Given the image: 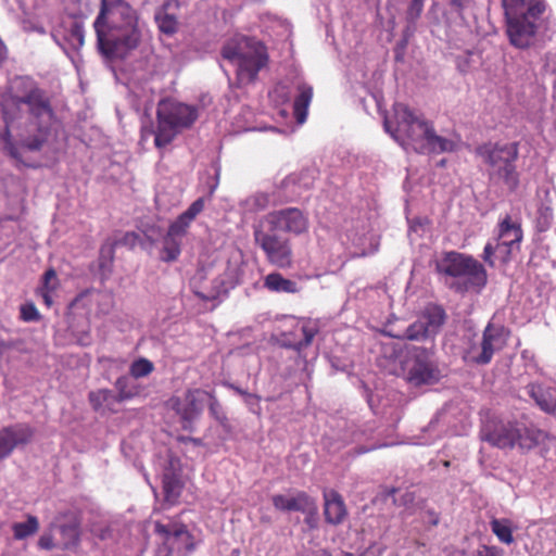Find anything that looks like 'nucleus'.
I'll use <instances>...</instances> for the list:
<instances>
[{"label":"nucleus","instance_id":"1","mask_svg":"<svg viewBox=\"0 0 556 556\" xmlns=\"http://www.w3.org/2000/svg\"><path fill=\"white\" fill-rule=\"evenodd\" d=\"M54 113L46 91L28 76L15 77L11 80L7 96L2 102V116L5 127L0 135L2 150L11 157L20 160L18 149L12 140V128L23 125L31 126L36 134L24 137L22 146L29 151H39L49 135V123Z\"/></svg>","mask_w":556,"mask_h":556},{"label":"nucleus","instance_id":"2","mask_svg":"<svg viewBox=\"0 0 556 556\" xmlns=\"http://www.w3.org/2000/svg\"><path fill=\"white\" fill-rule=\"evenodd\" d=\"M93 27L98 48L109 60H124L141 41L138 15L125 0H101Z\"/></svg>","mask_w":556,"mask_h":556},{"label":"nucleus","instance_id":"3","mask_svg":"<svg viewBox=\"0 0 556 556\" xmlns=\"http://www.w3.org/2000/svg\"><path fill=\"white\" fill-rule=\"evenodd\" d=\"M394 122L384 119L386 130L401 144L417 153H443L455 150V142L435 134L431 123L416 115L408 105L395 103Z\"/></svg>","mask_w":556,"mask_h":556},{"label":"nucleus","instance_id":"4","mask_svg":"<svg viewBox=\"0 0 556 556\" xmlns=\"http://www.w3.org/2000/svg\"><path fill=\"white\" fill-rule=\"evenodd\" d=\"M444 286L457 294L480 293L488 283V273L472 255L443 251L431 262Z\"/></svg>","mask_w":556,"mask_h":556},{"label":"nucleus","instance_id":"5","mask_svg":"<svg viewBox=\"0 0 556 556\" xmlns=\"http://www.w3.org/2000/svg\"><path fill=\"white\" fill-rule=\"evenodd\" d=\"M506 18V33L510 43L528 48L545 22V0H502Z\"/></svg>","mask_w":556,"mask_h":556},{"label":"nucleus","instance_id":"6","mask_svg":"<svg viewBox=\"0 0 556 556\" xmlns=\"http://www.w3.org/2000/svg\"><path fill=\"white\" fill-rule=\"evenodd\" d=\"M222 55L237 66V79L242 85L254 83L268 62L265 46L248 37L227 42L222 49Z\"/></svg>","mask_w":556,"mask_h":556},{"label":"nucleus","instance_id":"7","mask_svg":"<svg viewBox=\"0 0 556 556\" xmlns=\"http://www.w3.org/2000/svg\"><path fill=\"white\" fill-rule=\"evenodd\" d=\"M198 118L195 108L170 99L162 100L156 109V129L154 144L162 149L169 144L175 137L189 128Z\"/></svg>","mask_w":556,"mask_h":556},{"label":"nucleus","instance_id":"8","mask_svg":"<svg viewBox=\"0 0 556 556\" xmlns=\"http://www.w3.org/2000/svg\"><path fill=\"white\" fill-rule=\"evenodd\" d=\"M518 143L486 142L476 149V154L488 164L493 172L510 188L518 185V174L515 162L518 159Z\"/></svg>","mask_w":556,"mask_h":556},{"label":"nucleus","instance_id":"9","mask_svg":"<svg viewBox=\"0 0 556 556\" xmlns=\"http://www.w3.org/2000/svg\"><path fill=\"white\" fill-rule=\"evenodd\" d=\"M435 343L431 340L430 345L406 346L409 355L407 367V380L415 384H429L438 380L439 369L433 362Z\"/></svg>","mask_w":556,"mask_h":556},{"label":"nucleus","instance_id":"10","mask_svg":"<svg viewBox=\"0 0 556 556\" xmlns=\"http://www.w3.org/2000/svg\"><path fill=\"white\" fill-rule=\"evenodd\" d=\"M510 336V330L503 325L489 323L482 332L478 346H471L465 354L467 362L486 365L492 361L495 351L502 350Z\"/></svg>","mask_w":556,"mask_h":556},{"label":"nucleus","instance_id":"11","mask_svg":"<svg viewBox=\"0 0 556 556\" xmlns=\"http://www.w3.org/2000/svg\"><path fill=\"white\" fill-rule=\"evenodd\" d=\"M254 240L264 252L268 263L278 268H290L292 266L293 251L289 239L282 238L271 230L256 229Z\"/></svg>","mask_w":556,"mask_h":556},{"label":"nucleus","instance_id":"12","mask_svg":"<svg viewBox=\"0 0 556 556\" xmlns=\"http://www.w3.org/2000/svg\"><path fill=\"white\" fill-rule=\"evenodd\" d=\"M205 394L201 389H188L181 396L173 395L167 400L166 406L179 417L184 430H193V422L202 414Z\"/></svg>","mask_w":556,"mask_h":556},{"label":"nucleus","instance_id":"13","mask_svg":"<svg viewBox=\"0 0 556 556\" xmlns=\"http://www.w3.org/2000/svg\"><path fill=\"white\" fill-rule=\"evenodd\" d=\"M271 231H282L293 236H301L308 231L307 215L298 207H287L274 211L266 216Z\"/></svg>","mask_w":556,"mask_h":556},{"label":"nucleus","instance_id":"14","mask_svg":"<svg viewBox=\"0 0 556 556\" xmlns=\"http://www.w3.org/2000/svg\"><path fill=\"white\" fill-rule=\"evenodd\" d=\"M232 269H227L225 276L229 277L230 280L222 279L220 281H214L212 288H206L202 283L206 280L207 275L204 268L197 270L195 275L190 280V286L193 293L203 301H213L219 296L222 292H226L229 288H233L239 283V279L235 277Z\"/></svg>","mask_w":556,"mask_h":556},{"label":"nucleus","instance_id":"15","mask_svg":"<svg viewBox=\"0 0 556 556\" xmlns=\"http://www.w3.org/2000/svg\"><path fill=\"white\" fill-rule=\"evenodd\" d=\"M517 425L514 422L489 421L481 430V440L497 448H514Z\"/></svg>","mask_w":556,"mask_h":556},{"label":"nucleus","instance_id":"16","mask_svg":"<svg viewBox=\"0 0 556 556\" xmlns=\"http://www.w3.org/2000/svg\"><path fill=\"white\" fill-rule=\"evenodd\" d=\"M33 437V428L25 424H16L0 429V459L10 456L16 446L29 443Z\"/></svg>","mask_w":556,"mask_h":556},{"label":"nucleus","instance_id":"17","mask_svg":"<svg viewBox=\"0 0 556 556\" xmlns=\"http://www.w3.org/2000/svg\"><path fill=\"white\" fill-rule=\"evenodd\" d=\"M154 531L156 534L162 536L163 544L166 546L169 554L181 549L179 544L180 541L188 544L191 540V534L189 533L186 525L179 521H170L167 525L156 521L154 525Z\"/></svg>","mask_w":556,"mask_h":556},{"label":"nucleus","instance_id":"18","mask_svg":"<svg viewBox=\"0 0 556 556\" xmlns=\"http://www.w3.org/2000/svg\"><path fill=\"white\" fill-rule=\"evenodd\" d=\"M323 498L325 521L332 526L341 525L348 517V508L342 495L337 490L325 489Z\"/></svg>","mask_w":556,"mask_h":556},{"label":"nucleus","instance_id":"19","mask_svg":"<svg viewBox=\"0 0 556 556\" xmlns=\"http://www.w3.org/2000/svg\"><path fill=\"white\" fill-rule=\"evenodd\" d=\"M56 528L60 532V547L62 549L76 548L80 542V525L77 518L72 514L60 516L51 528Z\"/></svg>","mask_w":556,"mask_h":556},{"label":"nucleus","instance_id":"20","mask_svg":"<svg viewBox=\"0 0 556 556\" xmlns=\"http://www.w3.org/2000/svg\"><path fill=\"white\" fill-rule=\"evenodd\" d=\"M275 509L279 511H307L316 510V502L304 491H298L293 496L275 494L271 497Z\"/></svg>","mask_w":556,"mask_h":556},{"label":"nucleus","instance_id":"21","mask_svg":"<svg viewBox=\"0 0 556 556\" xmlns=\"http://www.w3.org/2000/svg\"><path fill=\"white\" fill-rule=\"evenodd\" d=\"M205 200L199 198L190 204V206L181 213L170 225L167 231L173 236L184 239L188 233V229L197 216L204 210Z\"/></svg>","mask_w":556,"mask_h":556},{"label":"nucleus","instance_id":"22","mask_svg":"<svg viewBox=\"0 0 556 556\" xmlns=\"http://www.w3.org/2000/svg\"><path fill=\"white\" fill-rule=\"evenodd\" d=\"M497 240L501 241L505 248V256L503 257V262L506 263L509 260L513 247L520 243L522 240V229L520 224L514 223L510 216L506 215L498 225Z\"/></svg>","mask_w":556,"mask_h":556},{"label":"nucleus","instance_id":"23","mask_svg":"<svg viewBox=\"0 0 556 556\" xmlns=\"http://www.w3.org/2000/svg\"><path fill=\"white\" fill-rule=\"evenodd\" d=\"M298 92L293 102V113L296 122L303 124L306 121L308 106L313 99V88L307 84H300Z\"/></svg>","mask_w":556,"mask_h":556},{"label":"nucleus","instance_id":"24","mask_svg":"<svg viewBox=\"0 0 556 556\" xmlns=\"http://www.w3.org/2000/svg\"><path fill=\"white\" fill-rule=\"evenodd\" d=\"M170 5L169 1L164 3L154 15L159 30L167 36H173L178 29L177 17L168 12Z\"/></svg>","mask_w":556,"mask_h":556},{"label":"nucleus","instance_id":"25","mask_svg":"<svg viewBox=\"0 0 556 556\" xmlns=\"http://www.w3.org/2000/svg\"><path fill=\"white\" fill-rule=\"evenodd\" d=\"M264 287L277 293H296L299 291L298 283L293 280L285 278L279 273H270L264 279Z\"/></svg>","mask_w":556,"mask_h":556},{"label":"nucleus","instance_id":"26","mask_svg":"<svg viewBox=\"0 0 556 556\" xmlns=\"http://www.w3.org/2000/svg\"><path fill=\"white\" fill-rule=\"evenodd\" d=\"M424 318L426 319L424 320V325L431 328V336L434 338L446 321V313L443 306L439 304H430L424 312Z\"/></svg>","mask_w":556,"mask_h":556},{"label":"nucleus","instance_id":"27","mask_svg":"<svg viewBox=\"0 0 556 556\" xmlns=\"http://www.w3.org/2000/svg\"><path fill=\"white\" fill-rule=\"evenodd\" d=\"M529 395L535 401L538 406L546 413L556 412V399L540 384L528 386Z\"/></svg>","mask_w":556,"mask_h":556},{"label":"nucleus","instance_id":"28","mask_svg":"<svg viewBox=\"0 0 556 556\" xmlns=\"http://www.w3.org/2000/svg\"><path fill=\"white\" fill-rule=\"evenodd\" d=\"M543 439V432L535 428L519 427L517 425L516 445L521 450H531L539 445Z\"/></svg>","mask_w":556,"mask_h":556},{"label":"nucleus","instance_id":"29","mask_svg":"<svg viewBox=\"0 0 556 556\" xmlns=\"http://www.w3.org/2000/svg\"><path fill=\"white\" fill-rule=\"evenodd\" d=\"M392 337L409 341H427L429 344L431 340L434 342V338L431 336V328L424 325V320H416L409 325L402 336L392 334Z\"/></svg>","mask_w":556,"mask_h":556},{"label":"nucleus","instance_id":"30","mask_svg":"<svg viewBox=\"0 0 556 556\" xmlns=\"http://www.w3.org/2000/svg\"><path fill=\"white\" fill-rule=\"evenodd\" d=\"M182 239L173 236L168 231L163 238V248L161 251V260L170 263L176 261L181 253Z\"/></svg>","mask_w":556,"mask_h":556},{"label":"nucleus","instance_id":"31","mask_svg":"<svg viewBox=\"0 0 556 556\" xmlns=\"http://www.w3.org/2000/svg\"><path fill=\"white\" fill-rule=\"evenodd\" d=\"M162 482L165 502L170 505L175 504L182 490L179 479L174 475L166 473Z\"/></svg>","mask_w":556,"mask_h":556},{"label":"nucleus","instance_id":"32","mask_svg":"<svg viewBox=\"0 0 556 556\" xmlns=\"http://www.w3.org/2000/svg\"><path fill=\"white\" fill-rule=\"evenodd\" d=\"M492 532L504 544H511L514 542L513 530L508 519H493L490 522Z\"/></svg>","mask_w":556,"mask_h":556},{"label":"nucleus","instance_id":"33","mask_svg":"<svg viewBox=\"0 0 556 556\" xmlns=\"http://www.w3.org/2000/svg\"><path fill=\"white\" fill-rule=\"evenodd\" d=\"M13 534L16 540L26 539L35 534L39 529V522L37 517L28 516L25 522H16L12 527Z\"/></svg>","mask_w":556,"mask_h":556},{"label":"nucleus","instance_id":"34","mask_svg":"<svg viewBox=\"0 0 556 556\" xmlns=\"http://www.w3.org/2000/svg\"><path fill=\"white\" fill-rule=\"evenodd\" d=\"M66 40L70 43L71 48L74 50H79L85 43V30L84 26L80 22H74L66 36Z\"/></svg>","mask_w":556,"mask_h":556},{"label":"nucleus","instance_id":"35","mask_svg":"<svg viewBox=\"0 0 556 556\" xmlns=\"http://www.w3.org/2000/svg\"><path fill=\"white\" fill-rule=\"evenodd\" d=\"M318 332V328L317 326L312 323V321H305L302 326H301V333L303 336V339L300 340L296 344H295V349L298 351H301L305 348H307L308 345L312 344L315 336L317 334Z\"/></svg>","mask_w":556,"mask_h":556},{"label":"nucleus","instance_id":"36","mask_svg":"<svg viewBox=\"0 0 556 556\" xmlns=\"http://www.w3.org/2000/svg\"><path fill=\"white\" fill-rule=\"evenodd\" d=\"M204 396H207L210 399L208 410H210L211 416L214 419H216L223 427H225L226 424L228 422V418L223 409L222 404L217 400V397L211 392H206V394Z\"/></svg>","mask_w":556,"mask_h":556},{"label":"nucleus","instance_id":"37","mask_svg":"<svg viewBox=\"0 0 556 556\" xmlns=\"http://www.w3.org/2000/svg\"><path fill=\"white\" fill-rule=\"evenodd\" d=\"M154 369V365L147 358H139L130 365L129 372L134 378H142L150 375Z\"/></svg>","mask_w":556,"mask_h":556},{"label":"nucleus","instance_id":"38","mask_svg":"<svg viewBox=\"0 0 556 556\" xmlns=\"http://www.w3.org/2000/svg\"><path fill=\"white\" fill-rule=\"evenodd\" d=\"M110 396V390L100 389L97 391H91L88 395V400L93 410L98 412L102 408L103 404L109 401Z\"/></svg>","mask_w":556,"mask_h":556},{"label":"nucleus","instance_id":"39","mask_svg":"<svg viewBox=\"0 0 556 556\" xmlns=\"http://www.w3.org/2000/svg\"><path fill=\"white\" fill-rule=\"evenodd\" d=\"M496 252L503 254V257L505 256V248L498 240H496L495 245L492 244L491 242H488L483 249L482 258L491 267L494 266L493 256Z\"/></svg>","mask_w":556,"mask_h":556},{"label":"nucleus","instance_id":"40","mask_svg":"<svg viewBox=\"0 0 556 556\" xmlns=\"http://www.w3.org/2000/svg\"><path fill=\"white\" fill-rule=\"evenodd\" d=\"M128 381L127 377H121L116 380L115 386L118 391L119 400H129L137 394L136 391L127 388Z\"/></svg>","mask_w":556,"mask_h":556},{"label":"nucleus","instance_id":"41","mask_svg":"<svg viewBox=\"0 0 556 556\" xmlns=\"http://www.w3.org/2000/svg\"><path fill=\"white\" fill-rule=\"evenodd\" d=\"M42 290L54 291L58 288L59 282L56 278V273L53 268H49L45 271L42 277Z\"/></svg>","mask_w":556,"mask_h":556},{"label":"nucleus","instance_id":"42","mask_svg":"<svg viewBox=\"0 0 556 556\" xmlns=\"http://www.w3.org/2000/svg\"><path fill=\"white\" fill-rule=\"evenodd\" d=\"M21 318L24 321H36L40 318V315L33 303H27L21 306Z\"/></svg>","mask_w":556,"mask_h":556},{"label":"nucleus","instance_id":"43","mask_svg":"<svg viewBox=\"0 0 556 556\" xmlns=\"http://www.w3.org/2000/svg\"><path fill=\"white\" fill-rule=\"evenodd\" d=\"M425 0H412L408 9H407V20L409 22H415L424 10Z\"/></svg>","mask_w":556,"mask_h":556},{"label":"nucleus","instance_id":"44","mask_svg":"<svg viewBox=\"0 0 556 556\" xmlns=\"http://www.w3.org/2000/svg\"><path fill=\"white\" fill-rule=\"evenodd\" d=\"M38 546L42 549L50 551L56 546L51 533L42 534L38 540Z\"/></svg>","mask_w":556,"mask_h":556},{"label":"nucleus","instance_id":"45","mask_svg":"<svg viewBox=\"0 0 556 556\" xmlns=\"http://www.w3.org/2000/svg\"><path fill=\"white\" fill-rule=\"evenodd\" d=\"M479 556H503V552L496 546H483V551L479 553Z\"/></svg>","mask_w":556,"mask_h":556},{"label":"nucleus","instance_id":"46","mask_svg":"<svg viewBox=\"0 0 556 556\" xmlns=\"http://www.w3.org/2000/svg\"><path fill=\"white\" fill-rule=\"evenodd\" d=\"M426 514H427V516H428L429 523H430L431 526H434V527H435V526H438V525H439V522H440V516H439V514H438L435 510H433V509H428V510L426 511Z\"/></svg>","mask_w":556,"mask_h":556},{"label":"nucleus","instance_id":"47","mask_svg":"<svg viewBox=\"0 0 556 556\" xmlns=\"http://www.w3.org/2000/svg\"><path fill=\"white\" fill-rule=\"evenodd\" d=\"M240 395H242L243 397H247V399H255V402H260L261 397L256 394H251L240 388H236L235 389Z\"/></svg>","mask_w":556,"mask_h":556},{"label":"nucleus","instance_id":"48","mask_svg":"<svg viewBox=\"0 0 556 556\" xmlns=\"http://www.w3.org/2000/svg\"><path fill=\"white\" fill-rule=\"evenodd\" d=\"M52 291H47V290H42L41 294H42V299H43V302L46 303L47 306H51L52 305V298H51V293Z\"/></svg>","mask_w":556,"mask_h":556},{"label":"nucleus","instance_id":"49","mask_svg":"<svg viewBox=\"0 0 556 556\" xmlns=\"http://www.w3.org/2000/svg\"><path fill=\"white\" fill-rule=\"evenodd\" d=\"M7 58V47L4 43L0 40V63H2Z\"/></svg>","mask_w":556,"mask_h":556},{"label":"nucleus","instance_id":"50","mask_svg":"<svg viewBox=\"0 0 556 556\" xmlns=\"http://www.w3.org/2000/svg\"><path fill=\"white\" fill-rule=\"evenodd\" d=\"M309 556H331L330 553L326 549H320L313 552Z\"/></svg>","mask_w":556,"mask_h":556},{"label":"nucleus","instance_id":"51","mask_svg":"<svg viewBox=\"0 0 556 556\" xmlns=\"http://www.w3.org/2000/svg\"><path fill=\"white\" fill-rule=\"evenodd\" d=\"M182 442H192L194 443L195 445H200L201 444V440L200 439H195V438H182L181 439Z\"/></svg>","mask_w":556,"mask_h":556},{"label":"nucleus","instance_id":"52","mask_svg":"<svg viewBox=\"0 0 556 556\" xmlns=\"http://www.w3.org/2000/svg\"><path fill=\"white\" fill-rule=\"evenodd\" d=\"M244 400H245L247 404H249V405H254L255 404L260 408V406H258L260 402L256 403L255 399H247V397H244Z\"/></svg>","mask_w":556,"mask_h":556},{"label":"nucleus","instance_id":"53","mask_svg":"<svg viewBox=\"0 0 556 556\" xmlns=\"http://www.w3.org/2000/svg\"><path fill=\"white\" fill-rule=\"evenodd\" d=\"M128 238L137 239V235L135 232H127L125 239L127 240Z\"/></svg>","mask_w":556,"mask_h":556},{"label":"nucleus","instance_id":"54","mask_svg":"<svg viewBox=\"0 0 556 556\" xmlns=\"http://www.w3.org/2000/svg\"><path fill=\"white\" fill-rule=\"evenodd\" d=\"M369 451H370L369 448H364V447H362V448H359V450L357 451V453H358V454H363V453H366V452H369Z\"/></svg>","mask_w":556,"mask_h":556},{"label":"nucleus","instance_id":"55","mask_svg":"<svg viewBox=\"0 0 556 556\" xmlns=\"http://www.w3.org/2000/svg\"><path fill=\"white\" fill-rule=\"evenodd\" d=\"M342 556H354V555L352 553H350V552H345V553L342 554Z\"/></svg>","mask_w":556,"mask_h":556},{"label":"nucleus","instance_id":"56","mask_svg":"<svg viewBox=\"0 0 556 556\" xmlns=\"http://www.w3.org/2000/svg\"><path fill=\"white\" fill-rule=\"evenodd\" d=\"M443 465H444L445 467H448V466H450V462H448V460H446V462H444V463H443Z\"/></svg>","mask_w":556,"mask_h":556},{"label":"nucleus","instance_id":"57","mask_svg":"<svg viewBox=\"0 0 556 556\" xmlns=\"http://www.w3.org/2000/svg\"><path fill=\"white\" fill-rule=\"evenodd\" d=\"M444 164H445V161H444V160H442V161L440 162V165H441V166H443Z\"/></svg>","mask_w":556,"mask_h":556}]
</instances>
